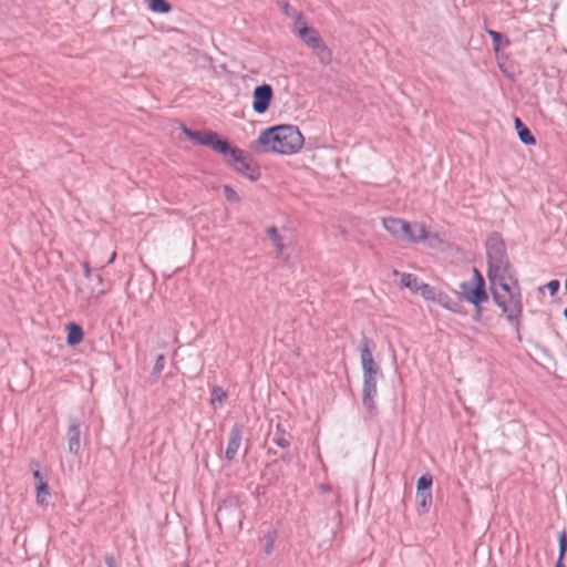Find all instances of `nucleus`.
Listing matches in <instances>:
<instances>
[{
    "mask_svg": "<svg viewBox=\"0 0 567 567\" xmlns=\"http://www.w3.org/2000/svg\"><path fill=\"white\" fill-rule=\"evenodd\" d=\"M252 110L257 114L265 113L268 110L270 102L274 97V91L271 85L261 84L256 86L252 93Z\"/></svg>",
    "mask_w": 567,
    "mask_h": 567,
    "instance_id": "6e6552de",
    "label": "nucleus"
},
{
    "mask_svg": "<svg viewBox=\"0 0 567 567\" xmlns=\"http://www.w3.org/2000/svg\"><path fill=\"white\" fill-rule=\"evenodd\" d=\"M257 144L264 152L290 155L302 147L303 136L297 126L278 125L264 130Z\"/></svg>",
    "mask_w": 567,
    "mask_h": 567,
    "instance_id": "f03ea898",
    "label": "nucleus"
},
{
    "mask_svg": "<svg viewBox=\"0 0 567 567\" xmlns=\"http://www.w3.org/2000/svg\"><path fill=\"white\" fill-rule=\"evenodd\" d=\"M275 537L272 535H268L266 538L264 550L267 555H269L274 549Z\"/></svg>",
    "mask_w": 567,
    "mask_h": 567,
    "instance_id": "473e14b6",
    "label": "nucleus"
},
{
    "mask_svg": "<svg viewBox=\"0 0 567 567\" xmlns=\"http://www.w3.org/2000/svg\"><path fill=\"white\" fill-rule=\"evenodd\" d=\"M565 289L567 290V279H566V281H565Z\"/></svg>",
    "mask_w": 567,
    "mask_h": 567,
    "instance_id": "09e8293b",
    "label": "nucleus"
},
{
    "mask_svg": "<svg viewBox=\"0 0 567 567\" xmlns=\"http://www.w3.org/2000/svg\"><path fill=\"white\" fill-rule=\"evenodd\" d=\"M182 131H183V133H184L188 138H190V137H192V134H193V132H194L193 130L188 128V127H187V126H185V125H183Z\"/></svg>",
    "mask_w": 567,
    "mask_h": 567,
    "instance_id": "a19ab883",
    "label": "nucleus"
},
{
    "mask_svg": "<svg viewBox=\"0 0 567 567\" xmlns=\"http://www.w3.org/2000/svg\"><path fill=\"white\" fill-rule=\"evenodd\" d=\"M439 290H436L434 287H431L430 285L422 282L420 285V289L416 293L421 295L426 300H435L436 293Z\"/></svg>",
    "mask_w": 567,
    "mask_h": 567,
    "instance_id": "393cba45",
    "label": "nucleus"
},
{
    "mask_svg": "<svg viewBox=\"0 0 567 567\" xmlns=\"http://www.w3.org/2000/svg\"><path fill=\"white\" fill-rule=\"evenodd\" d=\"M495 303L502 309L509 321L519 324L523 312L522 293L514 270H505L487 275Z\"/></svg>",
    "mask_w": 567,
    "mask_h": 567,
    "instance_id": "f257e3e1",
    "label": "nucleus"
},
{
    "mask_svg": "<svg viewBox=\"0 0 567 567\" xmlns=\"http://www.w3.org/2000/svg\"><path fill=\"white\" fill-rule=\"evenodd\" d=\"M147 4L153 12L167 13L172 10V6L166 0H147Z\"/></svg>",
    "mask_w": 567,
    "mask_h": 567,
    "instance_id": "4be33fe9",
    "label": "nucleus"
},
{
    "mask_svg": "<svg viewBox=\"0 0 567 567\" xmlns=\"http://www.w3.org/2000/svg\"><path fill=\"white\" fill-rule=\"evenodd\" d=\"M227 394L220 386H214L210 392V403L214 408L221 405Z\"/></svg>",
    "mask_w": 567,
    "mask_h": 567,
    "instance_id": "b1692460",
    "label": "nucleus"
},
{
    "mask_svg": "<svg viewBox=\"0 0 567 567\" xmlns=\"http://www.w3.org/2000/svg\"><path fill=\"white\" fill-rule=\"evenodd\" d=\"M486 254L488 261L487 275L504 272L511 270L512 265L506 254V247L502 236L497 233H493L486 240Z\"/></svg>",
    "mask_w": 567,
    "mask_h": 567,
    "instance_id": "39448f33",
    "label": "nucleus"
},
{
    "mask_svg": "<svg viewBox=\"0 0 567 567\" xmlns=\"http://www.w3.org/2000/svg\"><path fill=\"white\" fill-rule=\"evenodd\" d=\"M559 286H560L559 281H558V280H556V279H554V280H550V281L547 284V289H548L549 293H550L551 296H554V295H556V293H557V291H558V289H559Z\"/></svg>",
    "mask_w": 567,
    "mask_h": 567,
    "instance_id": "72a5a7b5",
    "label": "nucleus"
},
{
    "mask_svg": "<svg viewBox=\"0 0 567 567\" xmlns=\"http://www.w3.org/2000/svg\"><path fill=\"white\" fill-rule=\"evenodd\" d=\"M471 282L482 284V286H485V280L476 268H473V280Z\"/></svg>",
    "mask_w": 567,
    "mask_h": 567,
    "instance_id": "c9c22d12",
    "label": "nucleus"
},
{
    "mask_svg": "<svg viewBox=\"0 0 567 567\" xmlns=\"http://www.w3.org/2000/svg\"><path fill=\"white\" fill-rule=\"evenodd\" d=\"M165 367V357L164 354H158L153 368V374L159 375Z\"/></svg>",
    "mask_w": 567,
    "mask_h": 567,
    "instance_id": "c756f323",
    "label": "nucleus"
},
{
    "mask_svg": "<svg viewBox=\"0 0 567 567\" xmlns=\"http://www.w3.org/2000/svg\"><path fill=\"white\" fill-rule=\"evenodd\" d=\"M104 559L107 567H116L115 559L112 555H106Z\"/></svg>",
    "mask_w": 567,
    "mask_h": 567,
    "instance_id": "58836bf2",
    "label": "nucleus"
},
{
    "mask_svg": "<svg viewBox=\"0 0 567 567\" xmlns=\"http://www.w3.org/2000/svg\"><path fill=\"white\" fill-rule=\"evenodd\" d=\"M565 319L567 320V307L564 309V312H563Z\"/></svg>",
    "mask_w": 567,
    "mask_h": 567,
    "instance_id": "a18cd8bd",
    "label": "nucleus"
},
{
    "mask_svg": "<svg viewBox=\"0 0 567 567\" xmlns=\"http://www.w3.org/2000/svg\"><path fill=\"white\" fill-rule=\"evenodd\" d=\"M94 280H95V282H97L99 285H101V284L103 282V279H102L101 275H95V276H94Z\"/></svg>",
    "mask_w": 567,
    "mask_h": 567,
    "instance_id": "c03bdc74",
    "label": "nucleus"
},
{
    "mask_svg": "<svg viewBox=\"0 0 567 567\" xmlns=\"http://www.w3.org/2000/svg\"><path fill=\"white\" fill-rule=\"evenodd\" d=\"M460 288L465 300L474 305L475 315L476 318H478L482 313L481 305L488 298L485 286H482V284L464 281L460 285Z\"/></svg>",
    "mask_w": 567,
    "mask_h": 567,
    "instance_id": "0eeeda50",
    "label": "nucleus"
},
{
    "mask_svg": "<svg viewBox=\"0 0 567 567\" xmlns=\"http://www.w3.org/2000/svg\"><path fill=\"white\" fill-rule=\"evenodd\" d=\"M96 293H97V295H103V293H104V289H99V290L96 291Z\"/></svg>",
    "mask_w": 567,
    "mask_h": 567,
    "instance_id": "49530a36",
    "label": "nucleus"
},
{
    "mask_svg": "<svg viewBox=\"0 0 567 567\" xmlns=\"http://www.w3.org/2000/svg\"><path fill=\"white\" fill-rule=\"evenodd\" d=\"M383 227L396 239L411 243L423 241L427 238V231L423 224H410L401 218L384 217Z\"/></svg>",
    "mask_w": 567,
    "mask_h": 567,
    "instance_id": "20e7f679",
    "label": "nucleus"
},
{
    "mask_svg": "<svg viewBox=\"0 0 567 567\" xmlns=\"http://www.w3.org/2000/svg\"><path fill=\"white\" fill-rule=\"evenodd\" d=\"M434 301L447 309L453 300L450 296L439 290Z\"/></svg>",
    "mask_w": 567,
    "mask_h": 567,
    "instance_id": "cd10ccee",
    "label": "nucleus"
},
{
    "mask_svg": "<svg viewBox=\"0 0 567 567\" xmlns=\"http://www.w3.org/2000/svg\"><path fill=\"white\" fill-rule=\"evenodd\" d=\"M416 501H417L419 506L422 508V511L424 513L427 512L432 504L431 491L416 492Z\"/></svg>",
    "mask_w": 567,
    "mask_h": 567,
    "instance_id": "5701e85b",
    "label": "nucleus"
},
{
    "mask_svg": "<svg viewBox=\"0 0 567 567\" xmlns=\"http://www.w3.org/2000/svg\"><path fill=\"white\" fill-rule=\"evenodd\" d=\"M243 439V425L236 423L231 430L229 431L228 435V444L225 452V457L228 461H233L237 452L239 450L240 443Z\"/></svg>",
    "mask_w": 567,
    "mask_h": 567,
    "instance_id": "9b49d317",
    "label": "nucleus"
},
{
    "mask_svg": "<svg viewBox=\"0 0 567 567\" xmlns=\"http://www.w3.org/2000/svg\"><path fill=\"white\" fill-rule=\"evenodd\" d=\"M80 420L76 417H70L68 423L66 440L68 450L71 454L78 455L81 449V430Z\"/></svg>",
    "mask_w": 567,
    "mask_h": 567,
    "instance_id": "1a4fd4ad",
    "label": "nucleus"
},
{
    "mask_svg": "<svg viewBox=\"0 0 567 567\" xmlns=\"http://www.w3.org/2000/svg\"><path fill=\"white\" fill-rule=\"evenodd\" d=\"M363 371V378H378L379 374H381V370H380V367H374V368H365V369H362Z\"/></svg>",
    "mask_w": 567,
    "mask_h": 567,
    "instance_id": "2f4dec72",
    "label": "nucleus"
},
{
    "mask_svg": "<svg viewBox=\"0 0 567 567\" xmlns=\"http://www.w3.org/2000/svg\"><path fill=\"white\" fill-rule=\"evenodd\" d=\"M298 35L310 49L317 47L322 41L318 32L306 23L298 30Z\"/></svg>",
    "mask_w": 567,
    "mask_h": 567,
    "instance_id": "4468645a",
    "label": "nucleus"
},
{
    "mask_svg": "<svg viewBox=\"0 0 567 567\" xmlns=\"http://www.w3.org/2000/svg\"><path fill=\"white\" fill-rule=\"evenodd\" d=\"M377 380L378 378H363L362 403L370 413L375 410Z\"/></svg>",
    "mask_w": 567,
    "mask_h": 567,
    "instance_id": "f8f14e48",
    "label": "nucleus"
},
{
    "mask_svg": "<svg viewBox=\"0 0 567 567\" xmlns=\"http://www.w3.org/2000/svg\"><path fill=\"white\" fill-rule=\"evenodd\" d=\"M281 460L285 462V463H290L291 462V454L289 453H286L281 456Z\"/></svg>",
    "mask_w": 567,
    "mask_h": 567,
    "instance_id": "37998d69",
    "label": "nucleus"
},
{
    "mask_svg": "<svg viewBox=\"0 0 567 567\" xmlns=\"http://www.w3.org/2000/svg\"><path fill=\"white\" fill-rule=\"evenodd\" d=\"M83 329L76 324V323H69L68 324V337H66V343L69 346H75L79 344L83 340Z\"/></svg>",
    "mask_w": 567,
    "mask_h": 567,
    "instance_id": "dca6fc26",
    "label": "nucleus"
},
{
    "mask_svg": "<svg viewBox=\"0 0 567 567\" xmlns=\"http://www.w3.org/2000/svg\"><path fill=\"white\" fill-rule=\"evenodd\" d=\"M284 11L287 16L295 17L297 22H299L302 19V16L298 13L296 10H292V13L290 12V7L288 3L284 4Z\"/></svg>",
    "mask_w": 567,
    "mask_h": 567,
    "instance_id": "f704fd0d",
    "label": "nucleus"
},
{
    "mask_svg": "<svg viewBox=\"0 0 567 567\" xmlns=\"http://www.w3.org/2000/svg\"><path fill=\"white\" fill-rule=\"evenodd\" d=\"M318 60L323 64L328 65L332 61V52L331 50L321 41L317 47L311 49Z\"/></svg>",
    "mask_w": 567,
    "mask_h": 567,
    "instance_id": "a211bd4d",
    "label": "nucleus"
},
{
    "mask_svg": "<svg viewBox=\"0 0 567 567\" xmlns=\"http://www.w3.org/2000/svg\"><path fill=\"white\" fill-rule=\"evenodd\" d=\"M115 257H116V252H115V251H112V252H111V255H110V258L105 261V265H110V264H112V262L114 261ZM97 265H99L101 268H102V267H104V264H102V262H97Z\"/></svg>",
    "mask_w": 567,
    "mask_h": 567,
    "instance_id": "ea45409f",
    "label": "nucleus"
},
{
    "mask_svg": "<svg viewBox=\"0 0 567 567\" xmlns=\"http://www.w3.org/2000/svg\"><path fill=\"white\" fill-rule=\"evenodd\" d=\"M272 442L279 447L286 449L290 445V441L284 434H278L272 437Z\"/></svg>",
    "mask_w": 567,
    "mask_h": 567,
    "instance_id": "7c9ffc66",
    "label": "nucleus"
},
{
    "mask_svg": "<svg viewBox=\"0 0 567 567\" xmlns=\"http://www.w3.org/2000/svg\"><path fill=\"white\" fill-rule=\"evenodd\" d=\"M223 192L226 196V199L228 202H233V203H236V202H239V196L238 194L228 185H224L223 186Z\"/></svg>",
    "mask_w": 567,
    "mask_h": 567,
    "instance_id": "c85d7f7f",
    "label": "nucleus"
},
{
    "mask_svg": "<svg viewBox=\"0 0 567 567\" xmlns=\"http://www.w3.org/2000/svg\"><path fill=\"white\" fill-rule=\"evenodd\" d=\"M82 267H83V270H84V276L87 279L92 278V272H91L90 264L87 261H83L82 262Z\"/></svg>",
    "mask_w": 567,
    "mask_h": 567,
    "instance_id": "4c0bfd02",
    "label": "nucleus"
},
{
    "mask_svg": "<svg viewBox=\"0 0 567 567\" xmlns=\"http://www.w3.org/2000/svg\"><path fill=\"white\" fill-rule=\"evenodd\" d=\"M558 545H559V555H558V559L556 561L555 567H565L564 557L567 551V535H566L565 530L560 532V534H559Z\"/></svg>",
    "mask_w": 567,
    "mask_h": 567,
    "instance_id": "412c9836",
    "label": "nucleus"
},
{
    "mask_svg": "<svg viewBox=\"0 0 567 567\" xmlns=\"http://www.w3.org/2000/svg\"><path fill=\"white\" fill-rule=\"evenodd\" d=\"M394 275L401 276V285L405 288H409L413 292H417L420 289V285H422V281L419 280V278L415 275L412 274H400L399 271H394Z\"/></svg>",
    "mask_w": 567,
    "mask_h": 567,
    "instance_id": "f3484780",
    "label": "nucleus"
},
{
    "mask_svg": "<svg viewBox=\"0 0 567 567\" xmlns=\"http://www.w3.org/2000/svg\"><path fill=\"white\" fill-rule=\"evenodd\" d=\"M433 484V477L431 474L426 473L419 477L416 483V492L421 491H430Z\"/></svg>",
    "mask_w": 567,
    "mask_h": 567,
    "instance_id": "bb28decb",
    "label": "nucleus"
},
{
    "mask_svg": "<svg viewBox=\"0 0 567 567\" xmlns=\"http://www.w3.org/2000/svg\"><path fill=\"white\" fill-rule=\"evenodd\" d=\"M322 491H324V492L330 491V487L329 486H322Z\"/></svg>",
    "mask_w": 567,
    "mask_h": 567,
    "instance_id": "de8ad7c7",
    "label": "nucleus"
},
{
    "mask_svg": "<svg viewBox=\"0 0 567 567\" xmlns=\"http://www.w3.org/2000/svg\"><path fill=\"white\" fill-rule=\"evenodd\" d=\"M50 496V488L44 478L37 484V503L40 505L47 504V498Z\"/></svg>",
    "mask_w": 567,
    "mask_h": 567,
    "instance_id": "aec40b11",
    "label": "nucleus"
},
{
    "mask_svg": "<svg viewBox=\"0 0 567 567\" xmlns=\"http://www.w3.org/2000/svg\"><path fill=\"white\" fill-rule=\"evenodd\" d=\"M487 33L493 40L495 50H498L501 45H509V40L502 33L494 30H488Z\"/></svg>",
    "mask_w": 567,
    "mask_h": 567,
    "instance_id": "a878e982",
    "label": "nucleus"
},
{
    "mask_svg": "<svg viewBox=\"0 0 567 567\" xmlns=\"http://www.w3.org/2000/svg\"><path fill=\"white\" fill-rule=\"evenodd\" d=\"M447 309L453 311V312H455V313H463L462 312V305L458 301H454L453 300Z\"/></svg>",
    "mask_w": 567,
    "mask_h": 567,
    "instance_id": "e433bc0d",
    "label": "nucleus"
},
{
    "mask_svg": "<svg viewBox=\"0 0 567 567\" xmlns=\"http://www.w3.org/2000/svg\"><path fill=\"white\" fill-rule=\"evenodd\" d=\"M266 234L274 243L277 254L281 255L284 251L285 245L282 243L281 236L278 233L277 227L271 226V227L267 228Z\"/></svg>",
    "mask_w": 567,
    "mask_h": 567,
    "instance_id": "6ab92c4d",
    "label": "nucleus"
},
{
    "mask_svg": "<svg viewBox=\"0 0 567 567\" xmlns=\"http://www.w3.org/2000/svg\"><path fill=\"white\" fill-rule=\"evenodd\" d=\"M33 477L38 481V483L41 482V478H44L39 470L33 471Z\"/></svg>",
    "mask_w": 567,
    "mask_h": 567,
    "instance_id": "79ce46f5",
    "label": "nucleus"
},
{
    "mask_svg": "<svg viewBox=\"0 0 567 567\" xmlns=\"http://www.w3.org/2000/svg\"><path fill=\"white\" fill-rule=\"evenodd\" d=\"M216 519L219 525L225 524L228 527L241 526L243 514L236 499L225 501L216 512Z\"/></svg>",
    "mask_w": 567,
    "mask_h": 567,
    "instance_id": "423d86ee",
    "label": "nucleus"
},
{
    "mask_svg": "<svg viewBox=\"0 0 567 567\" xmlns=\"http://www.w3.org/2000/svg\"><path fill=\"white\" fill-rule=\"evenodd\" d=\"M190 140L198 145H206L219 153L217 144H226V140H219L218 134L212 131H194Z\"/></svg>",
    "mask_w": 567,
    "mask_h": 567,
    "instance_id": "9d476101",
    "label": "nucleus"
},
{
    "mask_svg": "<svg viewBox=\"0 0 567 567\" xmlns=\"http://www.w3.org/2000/svg\"><path fill=\"white\" fill-rule=\"evenodd\" d=\"M219 153L223 154L227 162L234 169L255 182L260 177L259 166L257 163L243 150L231 146L228 142L226 144H217Z\"/></svg>",
    "mask_w": 567,
    "mask_h": 567,
    "instance_id": "7ed1b4c3",
    "label": "nucleus"
},
{
    "mask_svg": "<svg viewBox=\"0 0 567 567\" xmlns=\"http://www.w3.org/2000/svg\"><path fill=\"white\" fill-rule=\"evenodd\" d=\"M515 128L517 131V135L522 143L526 145H534L536 144V138L530 133V131L527 128V126L522 122L519 117H515Z\"/></svg>",
    "mask_w": 567,
    "mask_h": 567,
    "instance_id": "2eb2a0df",
    "label": "nucleus"
},
{
    "mask_svg": "<svg viewBox=\"0 0 567 567\" xmlns=\"http://www.w3.org/2000/svg\"><path fill=\"white\" fill-rule=\"evenodd\" d=\"M374 349V341L363 334L360 343V360L362 369L379 367L372 355V351Z\"/></svg>",
    "mask_w": 567,
    "mask_h": 567,
    "instance_id": "ddd939ff",
    "label": "nucleus"
}]
</instances>
